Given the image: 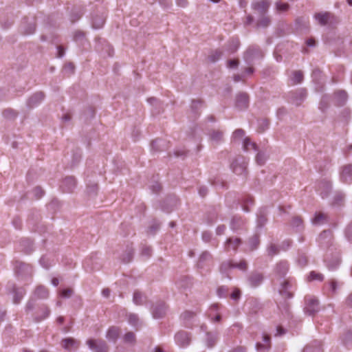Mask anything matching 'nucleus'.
Wrapping results in <instances>:
<instances>
[{"mask_svg": "<svg viewBox=\"0 0 352 352\" xmlns=\"http://www.w3.org/2000/svg\"><path fill=\"white\" fill-rule=\"evenodd\" d=\"M289 265L287 261H280L274 267L272 274V282L274 285L278 287L279 294L285 298H292L290 289L294 284L292 277H287Z\"/></svg>", "mask_w": 352, "mask_h": 352, "instance_id": "1", "label": "nucleus"}, {"mask_svg": "<svg viewBox=\"0 0 352 352\" xmlns=\"http://www.w3.org/2000/svg\"><path fill=\"white\" fill-rule=\"evenodd\" d=\"M304 311L307 315L314 316L319 311V301L313 296H306L305 297Z\"/></svg>", "mask_w": 352, "mask_h": 352, "instance_id": "2", "label": "nucleus"}, {"mask_svg": "<svg viewBox=\"0 0 352 352\" xmlns=\"http://www.w3.org/2000/svg\"><path fill=\"white\" fill-rule=\"evenodd\" d=\"M233 268H237L241 271L245 272L248 269V264L245 260H241L239 263H234L231 261H224L220 265V272L221 274H226Z\"/></svg>", "mask_w": 352, "mask_h": 352, "instance_id": "3", "label": "nucleus"}, {"mask_svg": "<svg viewBox=\"0 0 352 352\" xmlns=\"http://www.w3.org/2000/svg\"><path fill=\"white\" fill-rule=\"evenodd\" d=\"M87 344L93 352H108L109 347L105 341L101 339H89Z\"/></svg>", "mask_w": 352, "mask_h": 352, "instance_id": "4", "label": "nucleus"}, {"mask_svg": "<svg viewBox=\"0 0 352 352\" xmlns=\"http://www.w3.org/2000/svg\"><path fill=\"white\" fill-rule=\"evenodd\" d=\"M270 5L269 0H254L251 3V8L260 16L267 13Z\"/></svg>", "mask_w": 352, "mask_h": 352, "instance_id": "5", "label": "nucleus"}, {"mask_svg": "<svg viewBox=\"0 0 352 352\" xmlns=\"http://www.w3.org/2000/svg\"><path fill=\"white\" fill-rule=\"evenodd\" d=\"M263 56V53L260 47L257 45L250 46L244 54V59L246 63L250 64L255 58H259Z\"/></svg>", "mask_w": 352, "mask_h": 352, "instance_id": "6", "label": "nucleus"}, {"mask_svg": "<svg viewBox=\"0 0 352 352\" xmlns=\"http://www.w3.org/2000/svg\"><path fill=\"white\" fill-rule=\"evenodd\" d=\"M315 18L320 25L338 23L337 18L329 12L318 13L315 15Z\"/></svg>", "mask_w": 352, "mask_h": 352, "instance_id": "7", "label": "nucleus"}, {"mask_svg": "<svg viewBox=\"0 0 352 352\" xmlns=\"http://www.w3.org/2000/svg\"><path fill=\"white\" fill-rule=\"evenodd\" d=\"M307 93L305 89H298L296 91L290 93V100L296 106H299L305 100Z\"/></svg>", "mask_w": 352, "mask_h": 352, "instance_id": "8", "label": "nucleus"}, {"mask_svg": "<svg viewBox=\"0 0 352 352\" xmlns=\"http://www.w3.org/2000/svg\"><path fill=\"white\" fill-rule=\"evenodd\" d=\"M175 340L177 345L180 347L184 348L190 344L191 339L190 336L188 332L181 331L175 334Z\"/></svg>", "mask_w": 352, "mask_h": 352, "instance_id": "9", "label": "nucleus"}, {"mask_svg": "<svg viewBox=\"0 0 352 352\" xmlns=\"http://www.w3.org/2000/svg\"><path fill=\"white\" fill-rule=\"evenodd\" d=\"M340 179L343 183L348 184L352 183V164H346L341 167Z\"/></svg>", "mask_w": 352, "mask_h": 352, "instance_id": "10", "label": "nucleus"}, {"mask_svg": "<svg viewBox=\"0 0 352 352\" xmlns=\"http://www.w3.org/2000/svg\"><path fill=\"white\" fill-rule=\"evenodd\" d=\"M166 312V306L164 302L159 301L152 307L151 313L155 319L163 318Z\"/></svg>", "mask_w": 352, "mask_h": 352, "instance_id": "11", "label": "nucleus"}, {"mask_svg": "<svg viewBox=\"0 0 352 352\" xmlns=\"http://www.w3.org/2000/svg\"><path fill=\"white\" fill-rule=\"evenodd\" d=\"M332 232L330 230L323 231L320 234L318 238V244L322 248H325L331 245L332 244Z\"/></svg>", "mask_w": 352, "mask_h": 352, "instance_id": "12", "label": "nucleus"}, {"mask_svg": "<svg viewBox=\"0 0 352 352\" xmlns=\"http://www.w3.org/2000/svg\"><path fill=\"white\" fill-rule=\"evenodd\" d=\"M247 164L245 160L237 158L232 162L230 167L235 174L241 175L246 172Z\"/></svg>", "mask_w": 352, "mask_h": 352, "instance_id": "13", "label": "nucleus"}, {"mask_svg": "<svg viewBox=\"0 0 352 352\" xmlns=\"http://www.w3.org/2000/svg\"><path fill=\"white\" fill-rule=\"evenodd\" d=\"M242 243V241L240 238L238 237H229L226 239L224 243V250L226 252H228L230 251H233L236 252L237 248Z\"/></svg>", "mask_w": 352, "mask_h": 352, "instance_id": "14", "label": "nucleus"}, {"mask_svg": "<svg viewBox=\"0 0 352 352\" xmlns=\"http://www.w3.org/2000/svg\"><path fill=\"white\" fill-rule=\"evenodd\" d=\"M246 221L241 217L234 216L231 219L230 227L233 232H238L244 228Z\"/></svg>", "mask_w": 352, "mask_h": 352, "instance_id": "15", "label": "nucleus"}, {"mask_svg": "<svg viewBox=\"0 0 352 352\" xmlns=\"http://www.w3.org/2000/svg\"><path fill=\"white\" fill-rule=\"evenodd\" d=\"M263 278L264 277L262 273L254 272L248 276V282L250 287H256L262 283Z\"/></svg>", "mask_w": 352, "mask_h": 352, "instance_id": "16", "label": "nucleus"}, {"mask_svg": "<svg viewBox=\"0 0 352 352\" xmlns=\"http://www.w3.org/2000/svg\"><path fill=\"white\" fill-rule=\"evenodd\" d=\"M219 340L217 331H207L206 333L205 343L208 348L211 349L215 346Z\"/></svg>", "mask_w": 352, "mask_h": 352, "instance_id": "17", "label": "nucleus"}, {"mask_svg": "<svg viewBox=\"0 0 352 352\" xmlns=\"http://www.w3.org/2000/svg\"><path fill=\"white\" fill-rule=\"evenodd\" d=\"M249 96L246 93H240L236 97V107L243 110L248 107Z\"/></svg>", "mask_w": 352, "mask_h": 352, "instance_id": "18", "label": "nucleus"}, {"mask_svg": "<svg viewBox=\"0 0 352 352\" xmlns=\"http://www.w3.org/2000/svg\"><path fill=\"white\" fill-rule=\"evenodd\" d=\"M45 94L41 92L34 94L27 101V105L29 108H34L38 106L44 99Z\"/></svg>", "mask_w": 352, "mask_h": 352, "instance_id": "19", "label": "nucleus"}, {"mask_svg": "<svg viewBox=\"0 0 352 352\" xmlns=\"http://www.w3.org/2000/svg\"><path fill=\"white\" fill-rule=\"evenodd\" d=\"M76 187V179L74 177H65L60 186V188L64 192H70Z\"/></svg>", "mask_w": 352, "mask_h": 352, "instance_id": "20", "label": "nucleus"}, {"mask_svg": "<svg viewBox=\"0 0 352 352\" xmlns=\"http://www.w3.org/2000/svg\"><path fill=\"white\" fill-rule=\"evenodd\" d=\"M263 341L264 344L260 342L256 343L255 347L258 352L268 351L271 348V338L269 335L264 333L263 335Z\"/></svg>", "mask_w": 352, "mask_h": 352, "instance_id": "21", "label": "nucleus"}, {"mask_svg": "<svg viewBox=\"0 0 352 352\" xmlns=\"http://www.w3.org/2000/svg\"><path fill=\"white\" fill-rule=\"evenodd\" d=\"M322 344L319 340H314L307 344L303 349L302 352H322Z\"/></svg>", "mask_w": 352, "mask_h": 352, "instance_id": "22", "label": "nucleus"}, {"mask_svg": "<svg viewBox=\"0 0 352 352\" xmlns=\"http://www.w3.org/2000/svg\"><path fill=\"white\" fill-rule=\"evenodd\" d=\"M347 94L346 91L340 90L335 92L334 94V100L335 103L338 106H343L345 104L347 100Z\"/></svg>", "mask_w": 352, "mask_h": 352, "instance_id": "23", "label": "nucleus"}, {"mask_svg": "<svg viewBox=\"0 0 352 352\" xmlns=\"http://www.w3.org/2000/svg\"><path fill=\"white\" fill-rule=\"evenodd\" d=\"M120 329L117 327L112 326L109 328L106 333V338L108 340L116 342L119 337Z\"/></svg>", "mask_w": 352, "mask_h": 352, "instance_id": "24", "label": "nucleus"}, {"mask_svg": "<svg viewBox=\"0 0 352 352\" xmlns=\"http://www.w3.org/2000/svg\"><path fill=\"white\" fill-rule=\"evenodd\" d=\"M327 267L329 270L333 271L338 268L340 263V258L339 254H336L331 259L327 258L325 259Z\"/></svg>", "mask_w": 352, "mask_h": 352, "instance_id": "25", "label": "nucleus"}, {"mask_svg": "<svg viewBox=\"0 0 352 352\" xmlns=\"http://www.w3.org/2000/svg\"><path fill=\"white\" fill-rule=\"evenodd\" d=\"M318 190H321L320 194L322 198L327 197L331 190V183L329 181H322L318 185Z\"/></svg>", "mask_w": 352, "mask_h": 352, "instance_id": "26", "label": "nucleus"}, {"mask_svg": "<svg viewBox=\"0 0 352 352\" xmlns=\"http://www.w3.org/2000/svg\"><path fill=\"white\" fill-rule=\"evenodd\" d=\"M327 214L322 212H316L314 217L311 219V223L316 226H320L327 221Z\"/></svg>", "mask_w": 352, "mask_h": 352, "instance_id": "27", "label": "nucleus"}, {"mask_svg": "<svg viewBox=\"0 0 352 352\" xmlns=\"http://www.w3.org/2000/svg\"><path fill=\"white\" fill-rule=\"evenodd\" d=\"M12 292L14 294L13 302L14 304H19L25 294V289L22 287L16 288L14 286L12 288Z\"/></svg>", "mask_w": 352, "mask_h": 352, "instance_id": "28", "label": "nucleus"}, {"mask_svg": "<svg viewBox=\"0 0 352 352\" xmlns=\"http://www.w3.org/2000/svg\"><path fill=\"white\" fill-rule=\"evenodd\" d=\"M212 260V255L208 251H205L202 252L199 258V261L197 262V267L199 268H204L205 265V263L210 262Z\"/></svg>", "mask_w": 352, "mask_h": 352, "instance_id": "29", "label": "nucleus"}, {"mask_svg": "<svg viewBox=\"0 0 352 352\" xmlns=\"http://www.w3.org/2000/svg\"><path fill=\"white\" fill-rule=\"evenodd\" d=\"M21 28L23 30V32L25 34H32L34 33L36 30V24L34 21L30 23H27L26 21L23 22Z\"/></svg>", "mask_w": 352, "mask_h": 352, "instance_id": "30", "label": "nucleus"}, {"mask_svg": "<svg viewBox=\"0 0 352 352\" xmlns=\"http://www.w3.org/2000/svg\"><path fill=\"white\" fill-rule=\"evenodd\" d=\"M251 149L257 151L258 146L255 142H252L248 137H246L243 141V150L245 152H248Z\"/></svg>", "mask_w": 352, "mask_h": 352, "instance_id": "31", "label": "nucleus"}, {"mask_svg": "<svg viewBox=\"0 0 352 352\" xmlns=\"http://www.w3.org/2000/svg\"><path fill=\"white\" fill-rule=\"evenodd\" d=\"M105 22V16L102 14L92 17V27L94 29H100L102 28Z\"/></svg>", "mask_w": 352, "mask_h": 352, "instance_id": "32", "label": "nucleus"}, {"mask_svg": "<svg viewBox=\"0 0 352 352\" xmlns=\"http://www.w3.org/2000/svg\"><path fill=\"white\" fill-rule=\"evenodd\" d=\"M62 346L66 350L78 347V342L74 338H67L62 340Z\"/></svg>", "mask_w": 352, "mask_h": 352, "instance_id": "33", "label": "nucleus"}, {"mask_svg": "<svg viewBox=\"0 0 352 352\" xmlns=\"http://www.w3.org/2000/svg\"><path fill=\"white\" fill-rule=\"evenodd\" d=\"M128 322L131 326L134 327L136 329H140L142 325V323L140 320L138 315L135 314H130L129 315Z\"/></svg>", "mask_w": 352, "mask_h": 352, "instance_id": "34", "label": "nucleus"}, {"mask_svg": "<svg viewBox=\"0 0 352 352\" xmlns=\"http://www.w3.org/2000/svg\"><path fill=\"white\" fill-rule=\"evenodd\" d=\"M34 295L38 298L44 299L48 297L49 292L47 289L44 286H38L35 289Z\"/></svg>", "mask_w": 352, "mask_h": 352, "instance_id": "35", "label": "nucleus"}, {"mask_svg": "<svg viewBox=\"0 0 352 352\" xmlns=\"http://www.w3.org/2000/svg\"><path fill=\"white\" fill-rule=\"evenodd\" d=\"M270 18L265 14L263 15H260V17L256 23V26L258 28H265L270 25Z\"/></svg>", "mask_w": 352, "mask_h": 352, "instance_id": "36", "label": "nucleus"}, {"mask_svg": "<svg viewBox=\"0 0 352 352\" xmlns=\"http://www.w3.org/2000/svg\"><path fill=\"white\" fill-rule=\"evenodd\" d=\"M259 244L260 240L258 234H254V236L249 239L248 245L250 247V250L253 251L257 249Z\"/></svg>", "mask_w": 352, "mask_h": 352, "instance_id": "37", "label": "nucleus"}, {"mask_svg": "<svg viewBox=\"0 0 352 352\" xmlns=\"http://www.w3.org/2000/svg\"><path fill=\"white\" fill-rule=\"evenodd\" d=\"M40 311L41 312V314H38L35 318L37 322L45 319L50 316V310L49 309V308L44 305L40 308Z\"/></svg>", "mask_w": 352, "mask_h": 352, "instance_id": "38", "label": "nucleus"}, {"mask_svg": "<svg viewBox=\"0 0 352 352\" xmlns=\"http://www.w3.org/2000/svg\"><path fill=\"white\" fill-rule=\"evenodd\" d=\"M293 85L301 83L303 80V74L301 71H294L291 78Z\"/></svg>", "mask_w": 352, "mask_h": 352, "instance_id": "39", "label": "nucleus"}, {"mask_svg": "<svg viewBox=\"0 0 352 352\" xmlns=\"http://www.w3.org/2000/svg\"><path fill=\"white\" fill-rule=\"evenodd\" d=\"M133 256V249L128 248L125 253L122 256V261L124 263H128L132 261Z\"/></svg>", "mask_w": 352, "mask_h": 352, "instance_id": "40", "label": "nucleus"}, {"mask_svg": "<svg viewBox=\"0 0 352 352\" xmlns=\"http://www.w3.org/2000/svg\"><path fill=\"white\" fill-rule=\"evenodd\" d=\"M276 10L278 12H287L289 9V5L287 3L278 1L275 3Z\"/></svg>", "mask_w": 352, "mask_h": 352, "instance_id": "41", "label": "nucleus"}, {"mask_svg": "<svg viewBox=\"0 0 352 352\" xmlns=\"http://www.w3.org/2000/svg\"><path fill=\"white\" fill-rule=\"evenodd\" d=\"M196 313L192 311H185L181 314V319L185 322L190 321L195 316Z\"/></svg>", "mask_w": 352, "mask_h": 352, "instance_id": "42", "label": "nucleus"}, {"mask_svg": "<svg viewBox=\"0 0 352 352\" xmlns=\"http://www.w3.org/2000/svg\"><path fill=\"white\" fill-rule=\"evenodd\" d=\"M267 218L265 212L263 211H260L259 214H258L257 215V227L262 228L265 224Z\"/></svg>", "mask_w": 352, "mask_h": 352, "instance_id": "43", "label": "nucleus"}, {"mask_svg": "<svg viewBox=\"0 0 352 352\" xmlns=\"http://www.w3.org/2000/svg\"><path fill=\"white\" fill-rule=\"evenodd\" d=\"M267 251L269 256H274L279 253L280 248L275 244L271 243L267 247Z\"/></svg>", "mask_w": 352, "mask_h": 352, "instance_id": "44", "label": "nucleus"}, {"mask_svg": "<svg viewBox=\"0 0 352 352\" xmlns=\"http://www.w3.org/2000/svg\"><path fill=\"white\" fill-rule=\"evenodd\" d=\"M308 280L309 281L315 280L322 281L324 280V276L320 273L316 272L315 271H311L308 276Z\"/></svg>", "mask_w": 352, "mask_h": 352, "instance_id": "45", "label": "nucleus"}, {"mask_svg": "<svg viewBox=\"0 0 352 352\" xmlns=\"http://www.w3.org/2000/svg\"><path fill=\"white\" fill-rule=\"evenodd\" d=\"M223 56V52L220 50H217L212 52L209 56V59L211 62H216L221 58Z\"/></svg>", "mask_w": 352, "mask_h": 352, "instance_id": "46", "label": "nucleus"}, {"mask_svg": "<svg viewBox=\"0 0 352 352\" xmlns=\"http://www.w3.org/2000/svg\"><path fill=\"white\" fill-rule=\"evenodd\" d=\"M266 160H267V157H266L265 153L261 152V151L257 153V154L256 155V158H255V160H256V162L257 164H258L260 166L263 165L265 164Z\"/></svg>", "mask_w": 352, "mask_h": 352, "instance_id": "47", "label": "nucleus"}, {"mask_svg": "<svg viewBox=\"0 0 352 352\" xmlns=\"http://www.w3.org/2000/svg\"><path fill=\"white\" fill-rule=\"evenodd\" d=\"M124 341L126 343L134 344L135 342V335L134 333L130 331L127 332L124 336Z\"/></svg>", "mask_w": 352, "mask_h": 352, "instance_id": "48", "label": "nucleus"}, {"mask_svg": "<svg viewBox=\"0 0 352 352\" xmlns=\"http://www.w3.org/2000/svg\"><path fill=\"white\" fill-rule=\"evenodd\" d=\"M143 295L140 292H135L133 294V301L137 305H140L143 302Z\"/></svg>", "mask_w": 352, "mask_h": 352, "instance_id": "49", "label": "nucleus"}, {"mask_svg": "<svg viewBox=\"0 0 352 352\" xmlns=\"http://www.w3.org/2000/svg\"><path fill=\"white\" fill-rule=\"evenodd\" d=\"M342 342L346 346H350L352 344V330L348 331L344 334Z\"/></svg>", "mask_w": 352, "mask_h": 352, "instance_id": "50", "label": "nucleus"}, {"mask_svg": "<svg viewBox=\"0 0 352 352\" xmlns=\"http://www.w3.org/2000/svg\"><path fill=\"white\" fill-rule=\"evenodd\" d=\"M210 138L213 141L219 142L223 138V132L220 131H213L210 134Z\"/></svg>", "mask_w": 352, "mask_h": 352, "instance_id": "51", "label": "nucleus"}, {"mask_svg": "<svg viewBox=\"0 0 352 352\" xmlns=\"http://www.w3.org/2000/svg\"><path fill=\"white\" fill-rule=\"evenodd\" d=\"M345 195L342 192H337L334 196V204L341 205L344 202Z\"/></svg>", "mask_w": 352, "mask_h": 352, "instance_id": "52", "label": "nucleus"}, {"mask_svg": "<svg viewBox=\"0 0 352 352\" xmlns=\"http://www.w3.org/2000/svg\"><path fill=\"white\" fill-rule=\"evenodd\" d=\"M3 116L6 118L12 119L16 117V112L12 109H5L3 113Z\"/></svg>", "mask_w": 352, "mask_h": 352, "instance_id": "53", "label": "nucleus"}, {"mask_svg": "<svg viewBox=\"0 0 352 352\" xmlns=\"http://www.w3.org/2000/svg\"><path fill=\"white\" fill-rule=\"evenodd\" d=\"M269 126V122L266 119H263L259 122L258 131L259 133L264 132Z\"/></svg>", "mask_w": 352, "mask_h": 352, "instance_id": "54", "label": "nucleus"}, {"mask_svg": "<svg viewBox=\"0 0 352 352\" xmlns=\"http://www.w3.org/2000/svg\"><path fill=\"white\" fill-rule=\"evenodd\" d=\"M328 284L332 294H336L337 292L338 283L336 280L332 279L329 282Z\"/></svg>", "mask_w": 352, "mask_h": 352, "instance_id": "55", "label": "nucleus"}, {"mask_svg": "<svg viewBox=\"0 0 352 352\" xmlns=\"http://www.w3.org/2000/svg\"><path fill=\"white\" fill-rule=\"evenodd\" d=\"M245 135V131L241 129L235 130L232 134V138L234 140H241Z\"/></svg>", "mask_w": 352, "mask_h": 352, "instance_id": "56", "label": "nucleus"}, {"mask_svg": "<svg viewBox=\"0 0 352 352\" xmlns=\"http://www.w3.org/2000/svg\"><path fill=\"white\" fill-rule=\"evenodd\" d=\"M33 193L36 199H39L44 195V191L41 187L37 186L34 188Z\"/></svg>", "mask_w": 352, "mask_h": 352, "instance_id": "57", "label": "nucleus"}, {"mask_svg": "<svg viewBox=\"0 0 352 352\" xmlns=\"http://www.w3.org/2000/svg\"><path fill=\"white\" fill-rule=\"evenodd\" d=\"M74 65L72 63L66 64L64 67V72L69 75L74 72Z\"/></svg>", "mask_w": 352, "mask_h": 352, "instance_id": "58", "label": "nucleus"}, {"mask_svg": "<svg viewBox=\"0 0 352 352\" xmlns=\"http://www.w3.org/2000/svg\"><path fill=\"white\" fill-rule=\"evenodd\" d=\"M345 234L349 241H352V221L346 227Z\"/></svg>", "mask_w": 352, "mask_h": 352, "instance_id": "59", "label": "nucleus"}, {"mask_svg": "<svg viewBox=\"0 0 352 352\" xmlns=\"http://www.w3.org/2000/svg\"><path fill=\"white\" fill-rule=\"evenodd\" d=\"M292 225L293 227L299 228L302 225V221L299 217H294L292 219Z\"/></svg>", "mask_w": 352, "mask_h": 352, "instance_id": "60", "label": "nucleus"}, {"mask_svg": "<svg viewBox=\"0 0 352 352\" xmlns=\"http://www.w3.org/2000/svg\"><path fill=\"white\" fill-rule=\"evenodd\" d=\"M228 292L227 287L221 286L217 289V294L219 297L226 296Z\"/></svg>", "mask_w": 352, "mask_h": 352, "instance_id": "61", "label": "nucleus"}, {"mask_svg": "<svg viewBox=\"0 0 352 352\" xmlns=\"http://www.w3.org/2000/svg\"><path fill=\"white\" fill-rule=\"evenodd\" d=\"M211 239H212L211 232L206 231L202 233V240L204 242L208 243V242L210 241Z\"/></svg>", "mask_w": 352, "mask_h": 352, "instance_id": "62", "label": "nucleus"}, {"mask_svg": "<svg viewBox=\"0 0 352 352\" xmlns=\"http://www.w3.org/2000/svg\"><path fill=\"white\" fill-rule=\"evenodd\" d=\"M232 46L230 48L231 52H234L239 47V41L238 39H232Z\"/></svg>", "mask_w": 352, "mask_h": 352, "instance_id": "63", "label": "nucleus"}, {"mask_svg": "<svg viewBox=\"0 0 352 352\" xmlns=\"http://www.w3.org/2000/svg\"><path fill=\"white\" fill-rule=\"evenodd\" d=\"M84 37V33L80 31L76 32L74 34V40L76 42L82 40Z\"/></svg>", "mask_w": 352, "mask_h": 352, "instance_id": "64", "label": "nucleus"}]
</instances>
